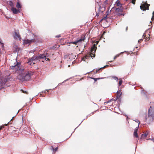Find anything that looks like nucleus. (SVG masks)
<instances>
[{
  "mask_svg": "<svg viewBox=\"0 0 154 154\" xmlns=\"http://www.w3.org/2000/svg\"><path fill=\"white\" fill-rule=\"evenodd\" d=\"M16 7L18 9L21 8V6L19 2H17V3Z\"/></svg>",
  "mask_w": 154,
  "mask_h": 154,
  "instance_id": "a211bd4d",
  "label": "nucleus"
},
{
  "mask_svg": "<svg viewBox=\"0 0 154 154\" xmlns=\"http://www.w3.org/2000/svg\"><path fill=\"white\" fill-rule=\"evenodd\" d=\"M154 11L152 13V17L151 18V20H154Z\"/></svg>",
  "mask_w": 154,
  "mask_h": 154,
  "instance_id": "b1692460",
  "label": "nucleus"
},
{
  "mask_svg": "<svg viewBox=\"0 0 154 154\" xmlns=\"http://www.w3.org/2000/svg\"><path fill=\"white\" fill-rule=\"evenodd\" d=\"M20 62L16 61L14 65L10 66V68L12 69L19 71V75L17 76L18 79L22 81L29 80L33 75V72L31 71L26 72L25 69L20 68Z\"/></svg>",
  "mask_w": 154,
  "mask_h": 154,
  "instance_id": "f257e3e1",
  "label": "nucleus"
},
{
  "mask_svg": "<svg viewBox=\"0 0 154 154\" xmlns=\"http://www.w3.org/2000/svg\"><path fill=\"white\" fill-rule=\"evenodd\" d=\"M60 36H61L60 35H56V37H57V38H59V37H60Z\"/></svg>",
  "mask_w": 154,
  "mask_h": 154,
  "instance_id": "c85d7f7f",
  "label": "nucleus"
},
{
  "mask_svg": "<svg viewBox=\"0 0 154 154\" xmlns=\"http://www.w3.org/2000/svg\"><path fill=\"white\" fill-rule=\"evenodd\" d=\"M127 29H128V27H127L126 29V30H127Z\"/></svg>",
  "mask_w": 154,
  "mask_h": 154,
  "instance_id": "79ce46f5",
  "label": "nucleus"
},
{
  "mask_svg": "<svg viewBox=\"0 0 154 154\" xmlns=\"http://www.w3.org/2000/svg\"><path fill=\"white\" fill-rule=\"evenodd\" d=\"M5 125L6 126H7V124H5Z\"/></svg>",
  "mask_w": 154,
  "mask_h": 154,
  "instance_id": "49530a36",
  "label": "nucleus"
},
{
  "mask_svg": "<svg viewBox=\"0 0 154 154\" xmlns=\"http://www.w3.org/2000/svg\"><path fill=\"white\" fill-rule=\"evenodd\" d=\"M61 84V83H60L59 84V85H60V84Z\"/></svg>",
  "mask_w": 154,
  "mask_h": 154,
  "instance_id": "a18cd8bd",
  "label": "nucleus"
},
{
  "mask_svg": "<svg viewBox=\"0 0 154 154\" xmlns=\"http://www.w3.org/2000/svg\"><path fill=\"white\" fill-rule=\"evenodd\" d=\"M3 128V126H1L0 127V130L2 129V128Z\"/></svg>",
  "mask_w": 154,
  "mask_h": 154,
  "instance_id": "2f4dec72",
  "label": "nucleus"
},
{
  "mask_svg": "<svg viewBox=\"0 0 154 154\" xmlns=\"http://www.w3.org/2000/svg\"><path fill=\"white\" fill-rule=\"evenodd\" d=\"M85 39V36H82L81 37V38L79 39L78 40H77L73 42H72V43L74 44L75 45H77V43L79 42H81L82 41H84Z\"/></svg>",
  "mask_w": 154,
  "mask_h": 154,
  "instance_id": "6e6552de",
  "label": "nucleus"
},
{
  "mask_svg": "<svg viewBox=\"0 0 154 154\" xmlns=\"http://www.w3.org/2000/svg\"><path fill=\"white\" fill-rule=\"evenodd\" d=\"M97 49V47L94 45L93 47L91 48L90 55L91 57H95V52Z\"/></svg>",
  "mask_w": 154,
  "mask_h": 154,
  "instance_id": "423d86ee",
  "label": "nucleus"
},
{
  "mask_svg": "<svg viewBox=\"0 0 154 154\" xmlns=\"http://www.w3.org/2000/svg\"><path fill=\"white\" fill-rule=\"evenodd\" d=\"M147 136V134H145V136Z\"/></svg>",
  "mask_w": 154,
  "mask_h": 154,
  "instance_id": "37998d69",
  "label": "nucleus"
},
{
  "mask_svg": "<svg viewBox=\"0 0 154 154\" xmlns=\"http://www.w3.org/2000/svg\"><path fill=\"white\" fill-rule=\"evenodd\" d=\"M117 98L119 97L121 95L122 93L121 91H118L117 92Z\"/></svg>",
  "mask_w": 154,
  "mask_h": 154,
  "instance_id": "4468645a",
  "label": "nucleus"
},
{
  "mask_svg": "<svg viewBox=\"0 0 154 154\" xmlns=\"http://www.w3.org/2000/svg\"><path fill=\"white\" fill-rule=\"evenodd\" d=\"M0 43L1 44H3V43H2V41H0Z\"/></svg>",
  "mask_w": 154,
  "mask_h": 154,
  "instance_id": "4c0bfd02",
  "label": "nucleus"
},
{
  "mask_svg": "<svg viewBox=\"0 0 154 154\" xmlns=\"http://www.w3.org/2000/svg\"><path fill=\"white\" fill-rule=\"evenodd\" d=\"M145 121L148 124L152 122L154 119V109L150 106L148 110V115L146 113L144 115Z\"/></svg>",
  "mask_w": 154,
  "mask_h": 154,
  "instance_id": "f03ea898",
  "label": "nucleus"
},
{
  "mask_svg": "<svg viewBox=\"0 0 154 154\" xmlns=\"http://www.w3.org/2000/svg\"><path fill=\"white\" fill-rule=\"evenodd\" d=\"M96 16H99V13L97 14H96Z\"/></svg>",
  "mask_w": 154,
  "mask_h": 154,
  "instance_id": "e433bc0d",
  "label": "nucleus"
},
{
  "mask_svg": "<svg viewBox=\"0 0 154 154\" xmlns=\"http://www.w3.org/2000/svg\"><path fill=\"white\" fill-rule=\"evenodd\" d=\"M142 39H140L138 41V42H140L142 40Z\"/></svg>",
  "mask_w": 154,
  "mask_h": 154,
  "instance_id": "c756f323",
  "label": "nucleus"
},
{
  "mask_svg": "<svg viewBox=\"0 0 154 154\" xmlns=\"http://www.w3.org/2000/svg\"><path fill=\"white\" fill-rule=\"evenodd\" d=\"M112 61H109V62H112Z\"/></svg>",
  "mask_w": 154,
  "mask_h": 154,
  "instance_id": "de8ad7c7",
  "label": "nucleus"
},
{
  "mask_svg": "<svg viewBox=\"0 0 154 154\" xmlns=\"http://www.w3.org/2000/svg\"><path fill=\"white\" fill-rule=\"evenodd\" d=\"M88 57V56H85L84 57L82 58V60L84 61H85V59H87Z\"/></svg>",
  "mask_w": 154,
  "mask_h": 154,
  "instance_id": "4be33fe9",
  "label": "nucleus"
},
{
  "mask_svg": "<svg viewBox=\"0 0 154 154\" xmlns=\"http://www.w3.org/2000/svg\"><path fill=\"white\" fill-rule=\"evenodd\" d=\"M42 96V97H45V95H43Z\"/></svg>",
  "mask_w": 154,
  "mask_h": 154,
  "instance_id": "c03bdc74",
  "label": "nucleus"
},
{
  "mask_svg": "<svg viewBox=\"0 0 154 154\" xmlns=\"http://www.w3.org/2000/svg\"><path fill=\"white\" fill-rule=\"evenodd\" d=\"M122 81L121 78L119 79V82L118 83V84L119 86H120L122 84Z\"/></svg>",
  "mask_w": 154,
  "mask_h": 154,
  "instance_id": "f3484780",
  "label": "nucleus"
},
{
  "mask_svg": "<svg viewBox=\"0 0 154 154\" xmlns=\"http://www.w3.org/2000/svg\"><path fill=\"white\" fill-rule=\"evenodd\" d=\"M138 127H136L135 130H134V135L136 137H138V135L137 134V130H138Z\"/></svg>",
  "mask_w": 154,
  "mask_h": 154,
  "instance_id": "ddd939ff",
  "label": "nucleus"
},
{
  "mask_svg": "<svg viewBox=\"0 0 154 154\" xmlns=\"http://www.w3.org/2000/svg\"><path fill=\"white\" fill-rule=\"evenodd\" d=\"M34 58L36 59V60H39L40 59H45V60H46V58L45 56V54H38V55H34Z\"/></svg>",
  "mask_w": 154,
  "mask_h": 154,
  "instance_id": "39448f33",
  "label": "nucleus"
},
{
  "mask_svg": "<svg viewBox=\"0 0 154 154\" xmlns=\"http://www.w3.org/2000/svg\"><path fill=\"white\" fill-rule=\"evenodd\" d=\"M8 77L0 79V90L4 87L5 83L8 81Z\"/></svg>",
  "mask_w": 154,
  "mask_h": 154,
  "instance_id": "7ed1b4c3",
  "label": "nucleus"
},
{
  "mask_svg": "<svg viewBox=\"0 0 154 154\" xmlns=\"http://www.w3.org/2000/svg\"><path fill=\"white\" fill-rule=\"evenodd\" d=\"M129 0H126V1H128ZM136 0H130L131 2H132L134 4L135 3V1Z\"/></svg>",
  "mask_w": 154,
  "mask_h": 154,
  "instance_id": "412c9836",
  "label": "nucleus"
},
{
  "mask_svg": "<svg viewBox=\"0 0 154 154\" xmlns=\"http://www.w3.org/2000/svg\"><path fill=\"white\" fill-rule=\"evenodd\" d=\"M21 91H22V92L23 93H25V91H23V90H21Z\"/></svg>",
  "mask_w": 154,
  "mask_h": 154,
  "instance_id": "c9c22d12",
  "label": "nucleus"
},
{
  "mask_svg": "<svg viewBox=\"0 0 154 154\" xmlns=\"http://www.w3.org/2000/svg\"><path fill=\"white\" fill-rule=\"evenodd\" d=\"M90 78H91V79H93V78H93L92 77H90Z\"/></svg>",
  "mask_w": 154,
  "mask_h": 154,
  "instance_id": "58836bf2",
  "label": "nucleus"
},
{
  "mask_svg": "<svg viewBox=\"0 0 154 154\" xmlns=\"http://www.w3.org/2000/svg\"><path fill=\"white\" fill-rule=\"evenodd\" d=\"M49 90H46L45 91H44V93H45L46 92V91H47L48 92ZM43 91H42L41 93H40V94L41 95H42V93H43Z\"/></svg>",
  "mask_w": 154,
  "mask_h": 154,
  "instance_id": "5701e85b",
  "label": "nucleus"
},
{
  "mask_svg": "<svg viewBox=\"0 0 154 154\" xmlns=\"http://www.w3.org/2000/svg\"><path fill=\"white\" fill-rule=\"evenodd\" d=\"M50 59L49 58H46V60H46V61H47V60H49Z\"/></svg>",
  "mask_w": 154,
  "mask_h": 154,
  "instance_id": "f704fd0d",
  "label": "nucleus"
},
{
  "mask_svg": "<svg viewBox=\"0 0 154 154\" xmlns=\"http://www.w3.org/2000/svg\"><path fill=\"white\" fill-rule=\"evenodd\" d=\"M112 79L116 80L117 82L118 81V79L117 77L115 76H113L112 77Z\"/></svg>",
  "mask_w": 154,
  "mask_h": 154,
  "instance_id": "aec40b11",
  "label": "nucleus"
},
{
  "mask_svg": "<svg viewBox=\"0 0 154 154\" xmlns=\"http://www.w3.org/2000/svg\"><path fill=\"white\" fill-rule=\"evenodd\" d=\"M106 18V17H104V18L103 19H105Z\"/></svg>",
  "mask_w": 154,
  "mask_h": 154,
  "instance_id": "ea45409f",
  "label": "nucleus"
},
{
  "mask_svg": "<svg viewBox=\"0 0 154 154\" xmlns=\"http://www.w3.org/2000/svg\"><path fill=\"white\" fill-rule=\"evenodd\" d=\"M135 121L137 122L138 124V125H139L140 123V122L139 121H138L137 120H135Z\"/></svg>",
  "mask_w": 154,
  "mask_h": 154,
  "instance_id": "cd10ccee",
  "label": "nucleus"
},
{
  "mask_svg": "<svg viewBox=\"0 0 154 154\" xmlns=\"http://www.w3.org/2000/svg\"><path fill=\"white\" fill-rule=\"evenodd\" d=\"M151 140L154 142V138H152Z\"/></svg>",
  "mask_w": 154,
  "mask_h": 154,
  "instance_id": "72a5a7b5",
  "label": "nucleus"
},
{
  "mask_svg": "<svg viewBox=\"0 0 154 154\" xmlns=\"http://www.w3.org/2000/svg\"><path fill=\"white\" fill-rule=\"evenodd\" d=\"M45 56L46 57V58L48 57H49V54L48 53H46V54H45Z\"/></svg>",
  "mask_w": 154,
  "mask_h": 154,
  "instance_id": "393cba45",
  "label": "nucleus"
},
{
  "mask_svg": "<svg viewBox=\"0 0 154 154\" xmlns=\"http://www.w3.org/2000/svg\"><path fill=\"white\" fill-rule=\"evenodd\" d=\"M8 4L10 5V6L12 7H13L14 6V5L13 3L11 1H9L8 2Z\"/></svg>",
  "mask_w": 154,
  "mask_h": 154,
  "instance_id": "dca6fc26",
  "label": "nucleus"
},
{
  "mask_svg": "<svg viewBox=\"0 0 154 154\" xmlns=\"http://www.w3.org/2000/svg\"><path fill=\"white\" fill-rule=\"evenodd\" d=\"M57 149H58V148L57 147L55 149H54L53 151L54 152H55L56 151H57Z\"/></svg>",
  "mask_w": 154,
  "mask_h": 154,
  "instance_id": "a878e982",
  "label": "nucleus"
},
{
  "mask_svg": "<svg viewBox=\"0 0 154 154\" xmlns=\"http://www.w3.org/2000/svg\"><path fill=\"white\" fill-rule=\"evenodd\" d=\"M34 60H36V59H34L33 56L32 57L30 58L28 60L27 63L31 65L32 61Z\"/></svg>",
  "mask_w": 154,
  "mask_h": 154,
  "instance_id": "f8f14e48",
  "label": "nucleus"
},
{
  "mask_svg": "<svg viewBox=\"0 0 154 154\" xmlns=\"http://www.w3.org/2000/svg\"><path fill=\"white\" fill-rule=\"evenodd\" d=\"M117 58V56H115L114 58V60H115Z\"/></svg>",
  "mask_w": 154,
  "mask_h": 154,
  "instance_id": "473e14b6",
  "label": "nucleus"
},
{
  "mask_svg": "<svg viewBox=\"0 0 154 154\" xmlns=\"http://www.w3.org/2000/svg\"><path fill=\"white\" fill-rule=\"evenodd\" d=\"M1 41V39L0 38V41Z\"/></svg>",
  "mask_w": 154,
  "mask_h": 154,
  "instance_id": "09e8293b",
  "label": "nucleus"
},
{
  "mask_svg": "<svg viewBox=\"0 0 154 154\" xmlns=\"http://www.w3.org/2000/svg\"><path fill=\"white\" fill-rule=\"evenodd\" d=\"M35 41L34 39H32L31 40L26 39L23 40L24 43L26 44H30L32 42H34Z\"/></svg>",
  "mask_w": 154,
  "mask_h": 154,
  "instance_id": "9d476101",
  "label": "nucleus"
},
{
  "mask_svg": "<svg viewBox=\"0 0 154 154\" xmlns=\"http://www.w3.org/2000/svg\"><path fill=\"white\" fill-rule=\"evenodd\" d=\"M108 66V65H106L105 66H104L102 68H100V69H97L96 73H99V70L100 69H102L103 68H104L106 66Z\"/></svg>",
  "mask_w": 154,
  "mask_h": 154,
  "instance_id": "6ab92c4d",
  "label": "nucleus"
},
{
  "mask_svg": "<svg viewBox=\"0 0 154 154\" xmlns=\"http://www.w3.org/2000/svg\"><path fill=\"white\" fill-rule=\"evenodd\" d=\"M13 35L14 38L15 39L20 40L21 39V38L19 34V32L18 30H15L14 32L13 33Z\"/></svg>",
  "mask_w": 154,
  "mask_h": 154,
  "instance_id": "20e7f679",
  "label": "nucleus"
},
{
  "mask_svg": "<svg viewBox=\"0 0 154 154\" xmlns=\"http://www.w3.org/2000/svg\"><path fill=\"white\" fill-rule=\"evenodd\" d=\"M93 79L95 81H97V79H96V78H93Z\"/></svg>",
  "mask_w": 154,
  "mask_h": 154,
  "instance_id": "7c9ffc66",
  "label": "nucleus"
},
{
  "mask_svg": "<svg viewBox=\"0 0 154 154\" xmlns=\"http://www.w3.org/2000/svg\"><path fill=\"white\" fill-rule=\"evenodd\" d=\"M116 6L119 7H122V5L120 3V2L118 0H117L116 3Z\"/></svg>",
  "mask_w": 154,
  "mask_h": 154,
  "instance_id": "2eb2a0df",
  "label": "nucleus"
},
{
  "mask_svg": "<svg viewBox=\"0 0 154 154\" xmlns=\"http://www.w3.org/2000/svg\"><path fill=\"white\" fill-rule=\"evenodd\" d=\"M67 80H68V79H67V80H65V81H64V82H66V81Z\"/></svg>",
  "mask_w": 154,
  "mask_h": 154,
  "instance_id": "a19ab883",
  "label": "nucleus"
},
{
  "mask_svg": "<svg viewBox=\"0 0 154 154\" xmlns=\"http://www.w3.org/2000/svg\"><path fill=\"white\" fill-rule=\"evenodd\" d=\"M124 9L122 7H121L120 8H116V13H118V15L119 16L124 15L122 12Z\"/></svg>",
  "mask_w": 154,
  "mask_h": 154,
  "instance_id": "0eeeda50",
  "label": "nucleus"
},
{
  "mask_svg": "<svg viewBox=\"0 0 154 154\" xmlns=\"http://www.w3.org/2000/svg\"><path fill=\"white\" fill-rule=\"evenodd\" d=\"M13 14H17L18 12H20V11L19 10H17L15 8L12 7L11 9Z\"/></svg>",
  "mask_w": 154,
  "mask_h": 154,
  "instance_id": "9b49d317",
  "label": "nucleus"
},
{
  "mask_svg": "<svg viewBox=\"0 0 154 154\" xmlns=\"http://www.w3.org/2000/svg\"><path fill=\"white\" fill-rule=\"evenodd\" d=\"M149 5H148L147 3H144L143 4L140 6V9L141 10H145L146 9V8H148Z\"/></svg>",
  "mask_w": 154,
  "mask_h": 154,
  "instance_id": "1a4fd4ad",
  "label": "nucleus"
},
{
  "mask_svg": "<svg viewBox=\"0 0 154 154\" xmlns=\"http://www.w3.org/2000/svg\"><path fill=\"white\" fill-rule=\"evenodd\" d=\"M124 52H121L120 54H117L116 55V56H117V57H119V55H120V54H122Z\"/></svg>",
  "mask_w": 154,
  "mask_h": 154,
  "instance_id": "bb28decb",
  "label": "nucleus"
}]
</instances>
